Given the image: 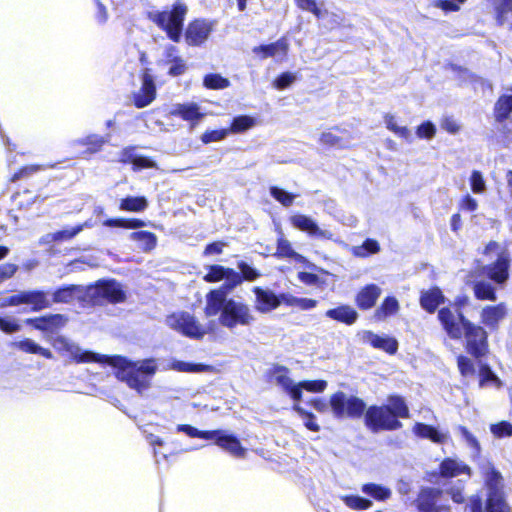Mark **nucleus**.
<instances>
[{
  "label": "nucleus",
  "mask_w": 512,
  "mask_h": 512,
  "mask_svg": "<svg viewBox=\"0 0 512 512\" xmlns=\"http://www.w3.org/2000/svg\"><path fill=\"white\" fill-rule=\"evenodd\" d=\"M54 346L59 350L68 352L77 362H101L113 366L116 368V378L138 392L150 386L149 378L157 370L154 359L132 362L121 356H103L91 351H83L78 345L63 336L55 339Z\"/></svg>",
  "instance_id": "1"
},
{
  "label": "nucleus",
  "mask_w": 512,
  "mask_h": 512,
  "mask_svg": "<svg viewBox=\"0 0 512 512\" xmlns=\"http://www.w3.org/2000/svg\"><path fill=\"white\" fill-rule=\"evenodd\" d=\"M438 319L450 338L460 339L463 335L465 336L467 352L473 357L480 358L487 353L486 331L467 320L458 309L452 311L444 307L439 310Z\"/></svg>",
  "instance_id": "2"
},
{
  "label": "nucleus",
  "mask_w": 512,
  "mask_h": 512,
  "mask_svg": "<svg viewBox=\"0 0 512 512\" xmlns=\"http://www.w3.org/2000/svg\"><path fill=\"white\" fill-rule=\"evenodd\" d=\"M90 300L94 304L120 303L126 298L120 283L116 280H100L95 285H66L52 293L53 303H71L74 299Z\"/></svg>",
  "instance_id": "3"
},
{
  "label": "nucleus",
  "mask_w": 512,
  "mask_h": 512,
  "mask_svg": "<svg viewBox=\"0 0 512 512\" xmlns=\"http://www.w3.org/2000/svg\"><path fill=\"white\" fill-rule=\"evenodd\" d=\"M187 12V5L181 1H176L170 10L149 12L148 18L165 31L170 40L179 42Z\"/></svg>",
  "instance_id": "4"
},
{
  "label": "nucleus",
  "mask_w": 512,
  "mask_h": 512,
  "mask_svg": "<svg viewBox=\"0 0 512 512\" xmlns=\"http://www.w3.org/2000/svg\"><path fill=\"white\" fill-rule=\"evenodd\" d=\"M483 253L487 256L495 253L497 259L492 263L481 267L482 275L486 276L488 279L500 286L504 285L509 279V269L511 263L509 251L507 249L501 248L497 242L490 241L486 245Z\"/></svg>",
  "instance_id": "5"
},
{
  "label": "nucleus",
  "mask_w": 512,
  "mask_h": 512,
  "mask_svg": "<svg viewBox=\"0 0 512 512\" xmlns=\"http://www.w3.org/2000/svg\"><path fill=\"white\" fill-rule=\"evenodd\" d=\"M219 309V323L230 330L237 326H250L255 317L250 307L242 301L229 298Z\"/></svg>",
  "instance_id": "6"
},
{
  "label": "nucleus",
  "mask_w": 512,
  "mask_h": 512,
  "mask_svg": "<svg viewBox=\"0 0 512 512\" xmlns=\"http://www.w3.org/2000/svg\"><path fill=\"white\" fill-rule=\"evenodd\" d=\"M329 405L333 415L339 419L344 417L360 418L366 410V403L362 399L348 396L342 391L331 396Z\"/></svg>",
  "instance_id": "7"
},
{
  "label": "nucleus",
  "mask_w": 512,
  "mask_h": 512,
  "mask_svg": "<svg viewBox=\"0 0 512 512\" xmlns=\"http://www.w3.org/2000/svg\"><path fill=\"white\" fill-rule=\"evenodd\" d=\"M365 425L372 432L380 430L392 431L402 427V423L384 405H373L366 410Z\"/></svg>",
  "instance_id": "8"
},
{
  "label": "nucleus",
  "mask_w": 512,
  "mask_h": 512,
  "mask_svg": "<svg viewBox=\"0 0 512 512\" xmlns=\"http://www.w3.org/2000/svg\"><path fill=\"white\" fill-rule=\"evenodd\" d=\"M166 322L170 328L180 332L186 337L201 339L205 335V330L190 313H174L167 317Z\"/></svg>",
  "instance_id": "9"
},
{
  "label": "nucleus",
  "mask_w": 512,
  "mask_h": 512,
  "mask_svg": "<svg viewBox=\"0 0 512 512\" xmlns=\"http://www.w3.org/2000/svg\"><path fill=\"white\" fill-rule=\"evenodd\" d=\"M289 222L295 229L307 233L310 237L328 240L333 239L334 235L331 231L321 229L314 219L305 214L292 215L289 218Z\"/></svg>",
  "instance_id": "10"
},
{
  "label": "nucleus",
  "mask_w": 512,
  "mask_h": 512,
  "mask_svg": "<svg viewBox=\"0 0 512 512\" xmlns=\"http://www.w3.org/2000/svg\"><path fill=\"white\" fill-rule=\"evenodd\" d=\"M212 31V26L206 20H195L191 22L185 32V39L190 46H199L204 43Z\"/></svg>",
  "instance_id": "11"
},
{
  "label": "nucleus",
  "mask_w": 512,
  "mask_h": 512,
  "mask_svg": "<svg viewBox=\"0 0 512 512\" xmlns=\"http://www.w3.org/2000/svg\"><path fill=\"white\" fill-rule=\"evenodd\" d=\"M232 290L226 282L220 288L211 290L206 295L205 315L207 317L218 315L220 306L223 301L229 300L227 296Z\"/></svg>",
  "instance_id": "12"
},
{
  "label": "nucleus",
  "mask_w": 512,
  "mask_h": 512,
  "mask_svg": "<svg viewBox=\"0 0 512 512\" xmlns=\"http://www.w3.org/2000/svg\"><path fill=\"white\" fill-rule=\"evenodd\" d=\"M253 292L255 294V308L261 313H268L280 305V295H276L270 289H263L260 287H254Z\"/></svg>",
  "instance_id": "13"
},
{
  "label": "nucleus",
  "mask_w": 512,
  "mask_h": 512,
  "mask_svg": "<svg viewBox=\"0 0 512 512\" xmlns=\"http://www.w3.org/2000/svg\"><path fill=\"white\" fill-rule=\"evenodd\" d=\"M156 97V86L151 75L144 74L142 78V87L133 95L134 105L137 108L148 106Z\"/></svg>",
  "instance_id": "14"
},
{
  "label": "nucleus",
  "mask_w": 512,
  "mask_h": 512,
  "mask_svg": "<svg viewBox=\"0 0 512 512\" xmlns=\"http://www.w3.org/2000/svg\"><path fill=\"white\" fill-rule=\"evenodd\" d=\"M216 431L218 433L213 439L215 440L217 446L229 452L234 457H245L246 449L242 447L240 441L237 439L236 436L228 434L223 430Z\"/></svg>",
  "instance_id": "15"
},
{
  "label": "nucleus",
  "mask_w": 512,
  "mask_h": 512,
  "mask_svg": "<svg viewBox=\"0 0 512 512\" xmlns=\"http://www.w3.org/2000/svg\"><path fill=\"white\" fill-rule=\"evenodd\" d=\"M472 512H511L510 507L506 503L503 493L488 494L485 511H483L482 501L475 500L471 507Z\"/></svg>",
  "instance_id": "16"
},
{
  "label": "nucleus",
  "mask_w": 512,
  "mask_h": 512,
  "mask_svg": "<svg viewBox=\"0 0 512 512\" xmlns=\"http://www.w3.org/2000/svg\"><path fill=\"white\" fill-rule=\"evenodd\" d=\"M26 323L40 331L54 332L65 325L66 318L61 314H50L42 317L29 318L26 320Z\"/></svg>",
  "instance_id": "17"
},
{
  "label": "nucleus",
  "mask_w": 512,
  "mask_h": 512,
  "mask_svg": "<svg viewBox=\"0 0 512 512\" xmlns=\"http://www.w3.org/2000/svg\"><path fill=\"white\" fill-rule=\"evenodd\" d=\"M494 12V18L499 26H509L512 29V0H487Z\"/></svg>",
  "instance_id": "18"
},
{
  "label": "nucleus",
  "mask_w": 512,
  "mask_h": 512,
  "mask_svg": "<svg viewBox=\"0 0 512 512\" xmlns=\"http://www.w3.org/2000/svg\"><path fill=\"white\" fill-rule=\"evenodd\" d=\"M289 50V44L285 37L278 39L276 42L267 45H259L253 48V53L262 55V59L268 57L281 56L280 60L286 57Z\"/></svg>",
  "instance_id": "19"
},
{
  "label": "nucleus",
  "mask_w": 512,
  "mask_h": 512,
  "mask_svg": "<svg viewBox=\"0 0 512 512\" xmlns=\"http://www.w3.org/2000/svg\"><path fill=\"white\" fill-rule=\"evenodd\" d=\"M48 295V292L42 290L21 291L23 304L31 305V310L34 312H38L52 306V302L48 298Z\"/></svg>",
  "instance_id": "20"
},
{
  "label": "nucleus",
  "mask_w": 512,
  "mask_h": 512,
  "mask_svg": "<svg viewBox=\"0 0 512 512\" xmlns=\"http://www.w3.org/2000/svg\"><path fill=\"white\" fill-rule=\"evenodd\" d=\"M507 315V308L504 303L497 305H488L482 309L481 320L482 323L490 329H497L499 322Z\"/></svg>",
  "instance_id": "21"
},
{
  "label": "nucleus",
  "mask_w": 512,
  "mask_h": 512,
  "mask_svg": "<svg viewBox=\"0 0 512 512\" xmlns=\"http://www.w3.org/2000/svg\"><path fill=\"white\" fill-rule=\"evenodd\" d=\"M363 340L374 348L384 350L389 354L396 353L398 349V342L396 339L388 336H380L371 331H366L364 333Z\"/></svg>",
  "instance_id": "22"
},
{
  "label": "nucleus",
  "mask_w": 512,
  "mask_h": 512,
  "mask_svg": "<svg viewBox=\"0 0 512 512\" xmlns=\"http://www.w3.org/2000/svg\"><path fill=\"white\" fill-rule=\"evenodd\" d=\"M381 295V288L376 284H368L356 296V304L362 310L372 308Z\"/></svg>",
  "instance_id": "23"
},
{
  "label": "nucleus",
  "mask_w": 512,
  "mask_h": 512,
  "mask_svg": "<svg viewBox=\"0 0 512 512\" xmlns=\"http://www.w3.org/2000/svg\"><path fill=\"white\" fill-rule=\"evenodd\" d=\"M170 114L189 121L193 125L203 117V113L200 112V108L196 103L175 104Z\"/></svg>",
  "instance_id": "24"
},
{
  "label": "nucleus",
  "mask_w": 512,
  "mask_h": 512,
  "mask_svg": "<svg viewBox=\"0 0 512 512\" xmlns=\"http://www.w3.org/2000/svg\"><path fill=\"white\" fill-rule=\"evenodd\" d=\"M325 316L346 325H352L358 319V312L349 305H340L327 310Z\"/></svg>",
  "instance_id": "25"
},
{
  "label": "nucleus",
  "mask_w": 512,
  "mask_h": 512,
  "mask_svg": "<svg viewBox=\"0 0 512 512\" xmlns=\"http://www.w3.org/2000/svg\"><path fill=\"white\" fill-rule=\"evenodd\" d=\"M440 474L442 477H455L460 474L471 476V468L462 461L445 458L440 464Z\"/></svg>",
  "instance_id": "26"
},
{
  "label": "nucleus",
  "mask_w": 512,
  "mask_h": 512,
  "mask_svg": "<svg viewBox=\"0 0 512 512\" xmlns=\"http://www.w3.org/2000/svg\"><path fill=\"white\" fill-rule=\"evenodd\" d=\"M444 296L439 288L422 292L420 297V304L423 309L429 313H433L437 307L443 303Z\"/></svg>",
  "instance_id": "27"
},
{
  "label": "nucleus",
  "mask_w": 512,
  "mask_h": 512,
  "mask_svg": "<svg viewBox=\"0 0 512 512\" xmlns=\"http://www.w3.org/2000/svg\"><path fill=\"white\" fill-rule=\"evenodd\" d=\"M438 491L433 488H424L419 493L417 503L421 512H436Z\"/></svg>",
  "instance_id": "28"
},
{
  "label": "nucleus",
  "mask_w": 512,
  "mask_h": 512,
  "mask_svg": "<svg viewBox=\"0 0 512 512\" xmlns=\"http://www.w3.org/2000/svg\"><path fill=\"white\" fill-rule=\"evenodd\" d=\"M361 492L380 502L388 500L392 495L390 488L372 482L363 484L361 486Z\"/></svg>",
  "instance_id": "29"
},
{
  "label": "nucleus",
  "mask_w": 512,
  "mask_h": 512,
  "mask_svg": "<svg viewBox=\"0 0 512 512\" xmlns=\"http://www.w3.org/2000/svg\"><path fill=\"white\" fill-rule=\"evenodd\" d=\"M413 432L418 437L430 439L435 443H443L447 437L446 434L441 433L435 427L419 422L414 425Z\"/></svg>",
  "instance_id": "30"
},
{
  "label": "nucleus",
  "mask_w": 512,
  "mask_h": 512,
  "mask_svg": "<svg viewBox=\"0 0 512 512\" xmlns=\"http://www.w3.org/2000/svg\"><path fill=\"white\" fill-rule=\"evenodd\" d=\"M148 207V200L144 196H127L121 199L119 209L127 212H143Z\"/></svg>",
  "instance_id": "31"
},
{
  "label": "nucleus",
  "mask_w": 512,
  "mask_h": 512,
  "mask_svg": "<svg viewBox=\"0 0 512 512\" xmlns=\"http://www.w3.org/2000/svg\"><path fill=\"white\" fill-rule=\"evenodd\" d=\"M288 374V368L281 365H275L268 372V375L271 378V380H273L284 391H286L288 388H291V385L294 383L292 379L288 376Z\"/></svg>",
  "instance_id": "32"
},
{
  "label": "nucleus",
  "mask_w": 512,
  "mask_h": 512,
  "mask_svg": "<svg viewBox=\"0 0 512 512\" xmlns=\"http://www.w3.org/2000/svg\"><path fill=\"white\" fill-rule=\"evenodd\" d=\"M388 407V410L398 418H409V408L403 397L398 395H392L388 397V404L384 405Z\"/></svg>",
  "instance_id": "33"
},
{
  "label": "nucleus",
  "mask_w": 512,
  "mask_h": 512,
  "mask_svg": "<svg viewBox=\"0 0 512 512\" xmlns=\"http://www.w3.org/2000/svg\"><path fill=\"white\" fill-rule=\"evenodd\" d=\"M475 297L479 300L495 301L497 299L494 286L485 280L475 281L473 285Z\"/></svg>",
  "instance_id": "34"
},
{
  "label": "nucleus",
  "mask_w": 512,
  "mask_h": 512,
  "mask_svg": "<svg viewBox=\"0 0 512 512\" xmlns=\"http://www.w3.org/2000/svg\"><path fill=\"white\" fill-rule=\"evenodd\" d=\"M380 251V245L377 240L368 238L361 245L352 246L351 252L355 257L366 258Z\"/></svg>",
  "instance_id": "35"
},
{
  "label": "nucleus",
  "mask_w": 512,
  "mask_h": 512,
  "mask_svg": "<svg viewBox=\"0 0 512 512\" xmlns=\"http://www.w3.org/2000/svg\"><path fill=\"white\" fill-rule=\"evenodd\" d=\"M129 238L139 243L140 249L150 251L156 246L157 238L154 233L148 231L132 232Z\"/></svg>",
  "instance_id": "36"
},
{
  "label": "nucleus",
  "mask_w": 512,
  "mask_h": 512,
  "mask_svg": "<svg viewBox=\"0 0 512 512\" xmlns=\"http://www.w3.org/2000/svg\"><path fill=\"white\" fill-rule=\"evenodd\" d=\"M111 135L108 133L105 136H101L98 134H91L82 139L77 140L76 142L80 145L88 146V151L90 153H96L100 151L102 146L109 142Z\"/></svg>",
  "instance_id": "37"
},
{
  "label": "nucleus",
  "mask_w": 512,
  "mask_h": 512,
  "mask_svg": "<svg viewBox=\"0 0 512 512\" xmlns=\"http://www.w3.org/2000/svg\"><path fill=\"white\" fill-rule=\"evenodd\" d=\"M340 499L350 509L356 511L368 510L373 506V502L359 495H341Z\"/></svg>",
  "instance_id": "38"
},
{
  "label": "nucleus",
  "mask_w": 512,
  "mask_h": 512,
  "mask_svg": "<svg viewBox=\"0 0 512 512\" xmlns=\"http://www.w3.org/2000/svg\"><path fill=\"white\" fill-rule=\"evenodd\" d=\"M275 255L280 258H290L297 262H303L305 260L302 255L292 248L291 243L283 237L277 240V251Z\"/></svg>",
  "instance_id": "39"
},
{
  "label": "nucleus",
  "mask_w": 512,
  "mask_h": 512,
  "mask_svg": "<svg viewBox=\"0 0 512 512\" xmlns=\"http://www.w3.org/2000/svg\"><path fill=\"white\" fill-rule=\"evenodd\" d=\"M14 345L26 353L39 354L47 359H51L53 357L50 350L41 347L31 339L21 340L16 342Z\"/></svg>",
  "instance_id": "40"
},
{
  "label": "nucleus",
  "mask_w": 512,
  "mask_h": 512,
  "mask_svg": "<svg viewBox=\"0 0 512 512\" xmlns=\"http://www.w3.org/2000/svg\"><path fill=\"white\" fill-rule=\"evenodd\" d=\"M106 227H118L125 229H137L146 226L145 221L141 219H125V218H111L103 222Z\"/></svg>",
  "instance_id": "41"
},
{
  "label": "nucleus",
  "mask_w": 512,
  "mask_h": 512,
  "mask_svg": "<svg viewBox=\"0 0 512 512\" xmlns=\"http://www.w3.org/2000/svg\"><path fill=\"white\" fill-rule=\"evenodd\" d=\"M170 368L172 370L178 372H191V373H200L207 372L211 370L209 365L201 364V363H189L185 361L174 360L170 364Z\"/></svg>",
  "instance_id": "42"
},
{
  "label": "nucleus",
  "mask_w": 512,
  "mask_h": 512,
  "mask_svg": "<svg viewBox=\"0 0 512 512\" xmlns=\"http://www.w3.org/2000/svg\"><path fill=\"white\" fill-rule=\"evenodd\" d=\"M512 112V95L501 96L495 104L496 119L499 122L508 118Z\"/></svg>",
  "instance_id": "43"
},
{
  "label": "nucleus",
  "mask_w": 512,
  "mask_h": 512,
  "mask_svg": "<svg viewBox=\"0 0 512 512\" xmlns=\"http://www.w3.org/2000/svg\"><path fill=\"white\" fill-rule=\"evenodd\" d=\"M384 121H385L387 129L392 131L398 137L403 138L407 141H411V139H412L411 131L405 126H399L393 115L386 114L384 117Z\"/></svg>",
  "instance_id": "44"
},
{
  "label": "nucleus",
  "mask_w": 512,
  "mask_h": 512,
  "mask_svg": "<svg viewBox=\"0 0 512 512\" xmlns=\"http://www.w3.org/2000/svg\"><path fill=\"white\" fill-rule=\"evenodd\" d=\"M399 309L398 300L395 297H386L381 306L376 310L375 316L378 319H384L389 315L395 314Z\"/></svg>",
  "instance_id": "45"
},
{
  "label": "nucleus",
  "mask_w": 512,
  "mask_h": 512,
  "mask_svg": "<svg viewBox=\"0 0 512 512\" xmlns=\"http://www.w3.org/2000/svg\"><path fill=\"white\" fill-rule=\"evenodd\" d=\"M177 431L183 432L186 435H188L189 437H197V438H202V439H207V440L213 439L218 433L217 431H214V430L213 431H201V430H198L197 428H195L191 425H187V424H179L177 426Z\"/></svg>",
  "instance_id": "46"
},
{
  "label": "nucleus",
  "mask_w": 512,
  "mask_h": 512,
  "mask_svg": "<svg viewBox=\"0 0 512 512\" xmlns=\"http://www.w3.org/2000/svg\"><path fill=\"white\" fill-rule=\"evenodd\" d=\"M203 84L208 89H224L230 86V81L220 74L211 73L204 77Z\"/></svg>",
  "instance_id": "47"
},
{
  "label": "nucleus",
  "mask_w": 512,
  "mask_h": 512,
  "mask_svg": "<svg viewBox=\"0 0 512 512\" xmlns=\"http://www.w3.org/2000/svg\"><path fill=\"white\" fill-rule=\"evenodd\" d=\"M484 480L485 485L489 491L488 494H492L493 492L502 493L503 477L498 470H495L494 472L484 477Z\"/></svg>",
  "instance_id": "48"
},
{
  "label": "nucleus",
  "mask_w": 512,
  "mask_h": 512,
  "mask_svg": "<svg viewBox=\"0 0 512 512\" xmlns=\"http://www.w3.org/2000/svg\"><path fill=\"white\" fill-rule=\"evenodd\" d=\"M271 196L280 202L283 206L289 207L293 204L294 199L297 195L287 192L286 190L279 188L277 186L270 187Z\"/></svg>",
  "instance_id": "49"
},
{
  "label": "nucleus",
  "mask_w": 512,
  "mask_h": 512,
  "mask_svg": "<svg viewBox=\"0 0 512 512\" xmlns=\"http://www.w3.org/2000/svg\"><path fill=\"white\" fill-rule=\"evenodd\" d=\"M479 377H480V382H479L480 387H483L489 383H494L498 387L501 385L500 379L496 376V374L491 370V368L487 364L481 365L480 370H479Z\"/></svg>",
  "instance_id": "50"
},
{
  "label": "nucleus",
  "mask_w": 512,
  "mask_h": 512,
  "mask_svg": "<svg viewBox=\"0 0 512 512\" xmlns=\"http://www.w3.org/2000/svg\"><path fill=\"white\" fill-rule=\"evenodd\" d=\"M295 2L300 9L311 12L318 19L323 18L328 14L327 10H322L320 7H318L315 0H295Z\"/></svg>",
  "instance_id": "51"
},
{
  "label": "nucleus",
  "mask_w": 512,
  "mask_h": 512,
  "mask_svg": "<svg viewBox=\"0 0 512 512\" xmlns=\"http://www.w3.org/2000/svg\"><path fill=\"white\" fill-rule=\"evenodd\" d=\"M293 409L303 418L304 425L307 429L314 431V432L319 431L320 427L316 423V418H315L314 414L307 412L299 404H295L293 406Z\"/></svg>",
  "instance_id": "52"
},
{
  "label": "nucleus",
  "mask_w": 512,
  "mask_h": 512,
  "mask_svg": "<svg viewBox=\"0 0 512 512\" xmlns=\"http://www.w3.org/2000/svg\"><path fill=\"white\" fill-rule=\"evenodd\" d=\"M228 269L221 265H211L208 273L204 276V280L209 283L221 281L225 278Z\"/></svg>",
  "instance_id": "53"
},
{
  "label": "nucleus",
  "mask_w": 512,
  "mask_h": 512,
  "mask_svg": "<svg viewBox=\"0 0 512 512\" xmlns=\"http://www.w3.org/2000/svg\"><path fill=\"white\" fill-rule=\"evenodd\" d=\"M254 125V119L247 115L237 116L231 124V131L239 133L248 130Z\"/></svg>",
  "instance_id": "54"
},
{
  "label": "nucleus",
  "mask_w": 512,
  "mask_h": 512,
  "mask_svg": "<svg viewBox=\"0 0 512 512\" xmlns=\"http://www.w3.org/2000/svg\"><path fill=\"white\" fill-rule=\"evenodd\" d=\"M470 187L473 193L482 194L486 191V182L478 170H473L470 176Z\"/></svg>",
  "instance_id": "55"
},
{
  "label": "nucleus",
  "mask_w": 512,
  "mask_h": 512,
  "mask_svg": "<svg viewBox=\"0 0 512 512\" xmlns=\"http://www.w3.org/2000/svg\"><path fill=\"white\" fill-rule=\"evenodd\" d=\"M491 433L497 438L512 436V424L508 421H501L490 426Z\"/></svg>",
  "instance_id": "56"
},
{
  "label": "nucleus",
  "mask_w": 512,
  "mask_h": 512,
  "mask_svg": "<svg viewBox=\"0 0 512 512\" xmlns=\"http://www.w3.org/2000/svg\"><path fill=\"white\" fill-rule=\"evenodd\" d=\"M237 267L240 270V275L242 277V280L254 281L257 278H259L261 275L257 269L253 268L252 266H250L248 263H246L244 261L238 262Z\"/></svg>",
  "instance_id": "57"
},
{
  "label": "nucleus",
  "mask_w": 512,
  "mask_h": 512,
  "mask_svg": "<svg viewBox=\"0 0 512 512\" xmlns=\"http://www.w3.org/2000/svg\"><path fill=\"white\" fill-rule=\"evenodd\" d=\"M457 365L462 376L468 377L475 374L474 364L468 357L460 355L457 358Z\"/></svg>",
  "instance_id": "58"
},
{
  "label": "nucleus",
  "mask_w": 512,
  "mask_h": 512,
  "mask_svg": "<svg viewBox=\"0 0 512 512\" xmlns=\"http://www.w3.org/2000/svg\"><path fill=\"white\" fill-rule=\"evenodd\" d=\"M296 80V75L292 72L281 73L273 82V85L278 90H283L289 87Z\"/></svg>",
  "instance_id": "59"
},
{
  "label": "nucleus",
  "mask_w": 512,
  "mask_h": 512,
  "mask_svg": "<svg viewBox=\"0 0 512 512\" xmlns=\"http://www.w3.org/2000/svg\"><path fill=\"white\" fill-rule=\"evenodd\" d=\"M227 135H228V130H226V129L206 131L201 136V140L203 143L208 144L211 142L223 140L224 138H226Z\"/></svg>",
  "instance_id": "60"
},
{
  "label": "nucleus",
  "mask_w": 512,
  "mask_h": 512,
  "mask_svg": "<svg viewBox=\"0 0 512 512\" xmlns=\"http://www.w3.org/2000/svg\"><path fill=\"white\" fill-rule=\"evenodd\" d=\"M416 133L419 138L431 139L436 133V127L432 122L426 121L418 126Z\"/></svg>",
  "instance_id": "61"
},
{
  "label": "nucleus",
  "mask_w": 512,
  "mask_h": 512,
  "mask_svg": "<svg viewBox=\"0 0 512 512\" xmlns=\"http://www.w3.org/2000/svg\"><path fill=\"white\" fill-rule=\"evenodd\" d=\"M301 387L309 392H323L327 387V382L324 380H306L301 381Z\"/></svg>",
  "instance_id": "62"
},
{
  "label": "nucleus",
  "mask_w": 512,
  "mask_h": 512,
  "mask_svg": "<svg viewBox=\"0 0 512 512\" xmlns=\"http://www.w3.org/2000/svg\"><path fill=\"white\" fill-rule=\"evenodd\" d=\"M20 325L14 318H2L0 317V329L7 333L12 334L20 330Z\"/></svg>",
  "instance_id": "63"
},
{
  "label": "nucleus",
  "mask_w": 512,
  "mask_h": 512,
  "mask_svg": "<svg viewBox=\"0 0 512 512\" xmlns=\"http://www.w3.org/2000/svg\"><path fill=\"white\" fill-rule=\"evenodd\" d=\"M171 66L169 67V75L179 76L185 73L186 63L182 58H174L170 60Z\"/></svg>",
  "instance_id": "64"
}]
</instances>
